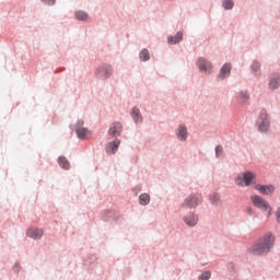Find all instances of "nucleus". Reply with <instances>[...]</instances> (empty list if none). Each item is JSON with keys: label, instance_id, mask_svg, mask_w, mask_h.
Listing matches in <instances>:
<instances>
[{"label": "nucleus", "instance_id": "9d476101", "mask_svg": "<svg viewBox=\"0 0 280 280\" xmlns=\"http://www.w3.org/2000/svg\"><path fill=\"white\" fill-rule=\"evenodd\" d=\"M182 221L188 229H196V225L200 222V217L196 211H189L183 215Z\"/></svg>", "mask_w": 280, "mask_h": 280}, {"label": "nucleus", "instance_id": "2eb2a0df", "mask_svg": "<svg viewBox=\"0 0 280 280\" xmlns=\"http://www.w3.org/2000/svg\"><path fill=\"white\" fill-rule=\"evenodd\" d=\"M45 235V231L40 228L31 226L26 230V237H30L31 240H35L38 242V240H43V236Z\"/></svg>", "mask_w": 280, "mask_h": 280}, {"label": "nucleus", "instance_id": "aec40b11", "mask_svg": "<svg viewBox=\"0 0 280 280\" xmlns=\"http://www.w3.org/2000/svg\"><path fill=\"white\" fill-rule=\"evenodd\" d=\"M119 145H121V140L115 139L110 141L106 147L107 154H115L119 150Z\"/></svg>", "mask_w": 280, "mask_h": 280}, {"label": "nucleus", "instance_id": "412c9836", "mask_svg": "<svg viewBox=\"0 0 280 280\" xmlns=\"http://www.w3.org/2000/svg\"><path fill=\"white\" fill-rule=\"evenodd\" d=\"M250 73L254 74L255 78H259L261 75V62L258 60H254L249 66Z\"/></svg>", "mask_w": 280, "mask_h": 280}, {"label": "nucleus", "instance_id": "cd10ccee", "mask_svg": "<svg viewBox=\"0 0 280 280\" xmlns=\"http://www.w3.org/2000/svg\"><path fill=\"white\" fill-rule=\"evenodd\" d=\"M215 159H221L222 154H224V148L222 145H217L214 149Z\"/></svg>", "mask_w": 280, "mask_h": 280}, {"label": "nucleus", "instance_id": "20e7f679", "mask_svg": "<svg viewBox=\"0 0 280 280\" xmlns=\"http://www.w3.org/2000/svg\"><path fill=\"white\" fill-rule=\"evenodd\" d=\"M250 201L256 209L266 215V218H270V215H272V206H270V202H268L266 198L259 195H253L250 196Z\"/></svg>", "mask_w": 280, "mask_h": 280}, {"label": "nucleus", "instance_id": "a211bd4d", "mask_svg": "<svg viewBox=\"0 0 280 280\" xmlns=\"http://www.w3.org/2000/svg\"><path fill=\"white\" fill-rule=\"evenodd\" d=\"M208 201L211 207H220L222 205V197L220 196V192H211L208 196Z\"/></svg>", "mask_w": 280, "mask_h": 280}, {"label": "nucleus", "instance_id": "1a4fd4ad", "mask_svg": "<svg viewBox=\"0 0 280 280\" xmlns=\"http://www.w3.org/2000/svg\"><path fill=\"white\" fill-rule=\"evenodd\" d=\"M174 136L179 143H186L189 139V128L184 124H178L174 130Z\"/></svg>", "mask_w": 280, "mask_h": 280}, {"label": "nucleus", "instance_id": "b1692460", "mask_svg": "<svg viewBox=\"0 0 280 280\" xmlns=\"http://www.w3.org/2000/svg\"><path fill=\"white\" fill-rule=\"evenodd\" d=\"M151 197L148 192L140 194L139 196V205L141 207H148L150 205Z\"/></svg>", "mask_w": 280, "mask_h": 280}, {"label": "nucleus", "instance_id": "4be33fe9", "mask_svg": "<svg viewBox=\"0 0 280 280\" xmlns=\"http://www.w3.org/2000/svg\"><path fill=\"white\" fill-rule=\"evenodd\" d=\"M183 42V32H177L175 36L167 37L168 45H178V43Z\"/></svg>", "mask_w": 280, "mask_h": 280}, {"label": "nucleus", "instance_id": "c85d7f7f", "mask_svg": "<svg viewBox=\"0 0 280 280\" xmlns=\"http://www.w3.org/2000/svg\"><path fill=\"white\" fill-rule=\"evenodd\" d=\"M21 270H23L21 262H14L12 266V272H14L15 275H19V272H21Z\"/></svg>", "mask_w": 280, "mask_h": 280}, {"label": "nucleus", "instance_id": "7ed1b4c3", "mask_svg": "<svg viewBox=\"0 0 280 280\" xmlns=\"http://www.w3.org/2000/svg\"><path fill=\"white\" fill-rule=\"evenodd\" d=\"M236 187H253L257 185V174L253 171H243L234 177Z\"/></svg>", "mask_w": 280, "mask_h": 280}, {"label": "nucleus", "instance_id": "9b49d317", "mask_svg": "<svg viewBox=\"0 0 280 280\" xmlns=\"http://www.w3.org/2000/svg\"><path fill=\"white\" fill-rule=\"evenodd\" d=\"M234 100L240 106H248L250 104V92L248 90H240L235 92Z\"/></svg>", "mask_w": 280, "mask_h": 280}, {"label": "nucleus", "instance_id": "a878e982", "mask_svg": "<svg viewBox=\"0 0 280 280\" xmlns=\"http://www.w3.org/2000/svg\"><path fill=\"white\" fill-rule=\"evenodd\" d=\"M212 275L211 270H203L198 275L197 280H211Z\"/></svg>", "mask_w": 280, "mask_h": 280}, {"label": "nucleus", "instance_id": "5701e85b", "mask_svg": "<svg viewBox=\"0 0 280 280\" xmlns=\"http://www.w3.org/2000/svg\"><path fill=\"white\" fill-rule=\"evenodd\" d=\"M221 8L225 12H231V10H233L235 8V0H222Z\"/></svg>", "mask_w": 280, "mask_h": 280}, {"label": "nucleus", "instance_id": "0eeeda50", "mask_svg": "<svg viewBox=\"0 0 280 280\" xmlns=\"http://www.w3.org/2000/svg\"><path fill=\"white\" fill-rule=\"evenodd\" d=\"M113 73H115V70L109 63L100 65L94 71L95 79L102 80L103 82L112 78Z\"/></svg>", "mask_w": 280, "mask_h": 280}, {"label": "nucleus", "instance_id": "ddd939ff", "mask_svg": "<svg viewBox=\"0 0 280 280\" xmlns=\"http://www.w3.org/2000/svg\"><path fill=\"white\" fill-rule=\"evenodd\" d=\"M254 189L258 191V194H262V196H272V194H275L277 188L272 184L264 185V184L256 183V185L254 186Z\"/></svg>", "mask_w": 280, "mask_h": 280}, {"label": "nucleus", "instance_id": "6e6552de", "mask_svg": "<svg viewBox=\"0 0 280 280\" xmlns=\"http://www.w3.org/2000/svg\"><path fill=\"white\" fill-rule=\"evenodd\" d=\"M196 67L202 75H211L213 73V62L205 57L197 58Z\"/></svg>", "mask_w": 280, "mask_h": 280}, {"label": "nucleus", "instance_id": "f257e3e1", "mask_svg": "<svg viewBox=\"0 0 280 280\" xmlns=\"http://www.w3.org/2000/svg\"><path fill=\"white\" fill-rule=\"evenodd\" d=\"M277 246V235L272 231L260 234L253 245L247 248V254L253 257H266L275 250Z\"/></svg>", "mask_w": 280, "mask_h": 280}, {"label": "nucleus", "instance_id": "f3484780", "mask_svg": "<svg viewBox=\"0 0 280 280\" xmlns=\"http://www.w3.org/2000/svg\"><path fill=\"white\" fill-rule=\"evenodd\" d=\"M130 117H131L133 124H136V125L143 124V115L141 114V109L139 107L131 108Z\"/></svg>", "mask_w": 280, "mask_h": 280}, {"label": "nucleus", "instance_id": "393cba45", "mask_svg": "<svg viewBox=\"0 0 280 280\" xmlns=\"http://www.w3.org/2000/svg\"><path fill=\"white\" fill-rule=\"evenodd\" d=\"M139 60L141 62H148L150 60V50H148V48H143L139 51Z\"/></svg>", "mask_w": 280, "mask_h": 280}, {"label": "nucleus", "instance_id": "7c9ffc66", "mask_svg": "<svg viewBox=\"0 0 280 280\" xmlns=\"http://www.w3.org/2000/svg\"><path fill=\"white\" fill-rule=\"evenodd\" d=\"M245 213H246L247 215H254V214H255V210H253V207H247V208L245 209Z\"/></svg>", "mask_w": 280, "mask_h": 280}, {"label": "nucleus", "instance_id": "6ab92c4d", "mask_svg": "<svg viewBox=\"0 0 280 280\" xmlns=\"http://www.w3.org/2000/svg\"><path fill=\"white\" fill-rule=\"evenodd\" d=\"M74 19L75 21H82L83 23H89L91 21V15L89 12L84 10H77L74 11Z\"/></svg>", "mask_w": 280, "mask_h": 280}, {"label": "nucleus", "instance_id": "c756f323", "mask_svg": "<svg viewBox=\"0 0 280 280\" xmlns=\"http://www.w3.org/2000/svg\"><path fill=\"white\" fill-rule=\"evenodd\" d=\"M40 1L44 3V5H49V7L56 5V0H40Z\"/></svg>", "mask_w": 280, "mask_h": 280}, {"label": "nucleus", "instance_id": "39448f33", "mask_svg": "<svg viewBox=\"0 0 280 280\" xmlns=\"http://www.w3.org/2000/svg\"><path fill=\"white\" fill-rule=\"evenodd\" d=\"M205 202V198L202 197V194L200 192H191L188 196L185 197L183 202L180 203L182 209H198L200 205Z\"/></svg>", "mask_w": 280, "mask_h": 280}, {"label": "nucleus", "instance_id": "bb28decb", "mask_svg": "<svg viewBox=\"0 0 280 280\" xmlns=\"http://www.w3.org/2000/svg\"><path fill=\"white\" fill-rule=\"evenodd\" d=\"M58 163L63 170H69V161L66 158L60 156Z\"/></svg>", "mask_w": 280, "mask_h": 280}, {"label": "nucleus", "instance_id": "dca6fc26", "mask_svg": "<svg viewBox=\"0 0 280 280\" xmlns=\"http://www.w3.org/2000/svg\"><path fill=\"white\" fill-rule=\"evenodd\" d=\"M232 69L233 66L229 62H225L219 70L218 80H226L228 78H231Z\"/></svg>", "mask_w": 280, "mask_h": 280}, {"label": "nucleus", "instance_id": "f03ea898", "mask_svg": "<svg viewBox=\"0 0 280 280\" xmlns=\"http://www.w3.org/2000/svg\"><path fill=\"white\" fill-rule=\"evenodd\" d=\"M255 128L259 135H268L272 128V117L267 109H260L256 120Z\"/></svg>", "mask_w": 280, "mask_h": 280}, {"label": "nucleus", "instance_id": "4468645a", "mask_svg": "<svg viewBox=\"0 0 280 280\" xmlns=\"http://www.w3.org/2000/svg\"><path fill=\"white\" fill-rule=\"evenodd\" d=\"M121 132H124V125L119 121L112 122L107 130V135L114 138L121 137Z\"/></svg>", "mask_w": 280, "mask_h": 280}, {"label": "nucleus", "instance_id": "f8f14e48", "mask_svg": "<svg viewBox=\"0 0 280 280\" xmlns=\"http://www.w3.org/2000/svg\"><path fill=\"white\" fill-rule=\"evenodd\" d=\"M267 89L269 91H279L280 89V72H273L268 77Z\"/></svg>", "mask_w": 280, "mask_h": 280}, {"label": "nucleus", "instance_id": "423d86ee", "mask_svg": "<svg viewBox=\"0 0 280 280\" xmlns=\"http://www.w3.org/2000/svg\"><path fill=\"white\" fill-rule=\"evenodd\" d=\"M72 129L74 130L78 139H80L81 141H86V139H91V137H93V131L84 127V119L82 118H79L72 125Z\"/></svg>", "mask_w": 280, "mask_h": 280}]
</instances>
